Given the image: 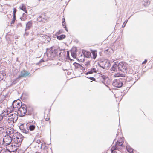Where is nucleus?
I'll return each mask as SVG.
<instances>
[{"label":"nucleus","mask_w":153,"mask_h":153,"mask_svg":"<svg viewBox=\"0 0 153 153\" xmlns=\"http://www.w3.org/2000/svg\"><path fill=\"white\" fill-rule=\"evenodd\" d=\"M13 135L15 137H19L20 138H24V137L22 135L20 134V133L17 132L13 134Z\"/></svg>","instance_id":"393cba45"},{"label":"nucleus","mask_w":153,"mask_h":153,"mask_svg":"<svg viewBox=\"0 0 153 153\" xmlns=\"http://www.w3.org/2000/svg\"><path fill=\"white\" fill-rule=\"evenodd\" d=\"M29 34V33L28 32H26V31L24 35L27 36Z\"/></svg>","instance_id":"09e8293b"},{"label":"nucleus","mask_w":153,"mask_h":153,"mask_svg":"<svg viewBox=\"0 0 153 153\" xmlns=\"http://www.w3.org/2000/svg\"><path fill=\"white\" fill-rule=\"evenodd\" d=\"M77 49L76 47L73 48L71 51V56L74 58H76V53Z\"/></svg>","instance_id":"2eb2a0df"},{"label":"nucleus","mask_w":153,"mask_h":153,"mask_svg":"<svg viewBox=\"0 0 153 153\" xmlns=\"http://www.w3.org/2000/svg\"><path fill=\"white\" fill-rule=\"evenodd\" d=\"M82 57H84V56L82 54H81L80 56L79 57V58H82Z\"/></svg>","instance_id":"4d7b16f0"},{"label":"nucleus","mask_w":153,"mask_h":153,"mask_svg":"<svg viewBox=\"0 0 153 153\" xmlns=\"http://www.w3.org/2000/svg\"><path fill=\"white\" fill-rule=\"evenodd\" d=\"M49 119H50L49 118H47L45 119V120L46 121H48L49 120Z\"/></svg>","instance_id":"e2e57ef3"},{"label":"nucleus","mask_w":153,"mask_h":153,"mask_svg":"<svg viewBox=\"0 0 153 153\" xmlns=\"http://www.w3.org/2000/svg\"><path fill=\"white\" fill-rule=\"evenodd\" d=\"M19 8L20 10L24 11L25 13H27V12L26 9V7L24 4H22L21 5H20L19 7Z\"/></svg>","instance_id":"412c9836"},{"label":"nucleus","mask_w":153,"mask_h":153,"mask_svg":"<svg viewBox=\"0 0 153 153\" xmlns=\"http://www.w3.org/2000/svg\"><path fill=\"white\" fill-rule=\"evenodd\" d=\"M17 11V9L16 8H13V16H16V13Z\"/></svg>","instance_id":"79ce46f5"},{"label":"nucleus","mask_w":153,"mask_h":153,"mask_svg":"<svg viewBox=\"0 0 153 153\" xmlns=\"http://www.w3.org/2000/svg\"><path fill=\"white\" fill-rule=\"evenodd\" d=\"M27 125L28 131L30 132L33 131L35 128V126L33 124H30L27 123Z\"/></svg>","instance_id":"dca6fc26"},{"label":"nucleus","mask_w":153,"mask_h":153,"mask_svg":"<svg viewBox=\"0 0 153 153\" xmlns=\"http://www.w3.org/2000/svg\"><path fill=\"white\" fill-rule=\"evenodd\" d=\"M114 148L113 146L111 149V153H117L115 151H114V150H113Z\"/></svg>","instance_id":"37998d69"},{"label":"nucleus","mask_w":153,"mask_h":153,"mask_svg":"<svg viewBox=\"0 0 153 153\" xmlns=\"http://www.w3.org/2000/svg\"><path fill=\"white\" fill-rule=\"evenodd\" d=\"M20 78H18V76L17 77L16 79H14L13 80V82H12V84L13 85H14L16 83L18 82L19 81V79H20Z\"/></svg>","instance_id":"cd10ccee"},{"label":"nucleus","mask_w":153,"mask_h":153,"mask_svg":"<svg viewBox=\"0 0 153 153\" xmlns=\"http://www.w3.org/2000/svg\"><path fill=\"white\" fill-rule=\"evenodd\" d=\"M109 49H108L106 50V51H108L109 53H112L113 52V50H111V51H109Z\"/></svg>","instance_id":"de8ad7c7"},{"label":"nucleus","mask_w":153,"mask_h":153,"mask_svg":"<svg viewBox=\"0 0 153 153\" xmlns=\"http://www.w3.org/2000/svg\"><path fill=\"white\" fill-rule=\"evenodd\" d=\"M64 29H65V30L67 32H68V30L66 27V26H65V27H63Z\"/></svg>","instance_id":"6e6d98bb"},{"label":"nucleus","mask_w":153,"mask_h":153,"mask_svg":"<svg viewBox=\"0 0 153 153\" xmlns=\"http://www.w3.org/2000/svg\"><path fill=\"white\" fill-rule=\"evenodd\" d=\"M68 59L70 60L71 63H72V62L74 61V60L73 59H71V58L70 59Z\"/></svg>","instance_id":"680f3d73"},{"label":"nucleus","mask_w":153,"mask_h":153,"mask_svg":"<svg viewBox=\"0 0 153 153\" xmlns=\"http://www.w3.org/2000/svg\"><path fill=\"white\" fill-rule=\"evenodd\" d=\"M2 75L3 76V77H4L6 76V74L4 71H3L1 72Z\"/></svg>","instance_id":"ea45409f"},{"label":"nucleus","mask_w":153,"mask_h":153,"mask_svg":"<svg viewBox=\"0 0 153 153\" xmlns=\"http://www.w3.org/2000/svg\"><path fill=\"white\" fill-rule=\"evenodd\" d=\"M25 151L22 149H19L18 150L17 152H16V153H24Z\"/></svg>","instance_id":"e433bc0d"},{"label":"nucleus","mask_w":153,"mask_h":153,"mask_svg":"<svg viewBox=\"0 0 153 153\" xmlns=\"http://www.w3.org/2000/svg\"><path fill=\"white\" fill-rule=\"evenodd\" d=\"M14 132H13L12 131H6V133H7L8 134H9L10 135L12 134Z\"/></svg>","instance_id":"a18cd8bd"},{"label":"nucleus","mask_w":153,"mask_h":153,"mask_svg":"<svg viewBox=\"0 0 153 153\" xmlns=\"http://www.w3.org/2000/svg\"><path fill=\"white\" fill-rule=\"evenodd\" d=\"M82 52L84 58L85 57L87 58H90L91 54L90 52L83 49L82 50Z\"/></svg>","instance_id":"ddd939ff"},{"label":"nucleus","mask_w":153,"mask_h":153,"mask_svg":"<svg viewBox=\"0 0 153 153\" xmlns=\"http://www.w3.org/2000/svg\"><path fill=\"white\" fill-rule=\"evenodd\" d=\"M30 73L25 70L22 71L21 72V74L18 76V78H21L22 77H26L29 75Z\"/></svg>","instance_id":"f8f14e48"},{"label":"nucleus","mask_w":153,"mask_h":153,"mask_svg":"<svg viewBox=\"0 0 153 153\" xmlns=\"http://www.w3.org/2000/svg\"><path fill=\"white\" fill-rule=\"evenodd\" d=\"M22 16H26V14L25 13H23L22 14Z\"/></svg>","instance_id":"338daca9"},{"label":"nucleus","mask_w":153,"mask_h":153,"mask_svg":"<svg viewBox=\"0 0 153 153\" xmlns=\"http://www.w3.org/2000/svg\"><path fill=\"white\" fill-rule=\"evenodd\" d=\"M73 65L75 66V69L80 68L82 66L80 64L76 62H74L73 63Z\"/></svg>","instance_id":"5701e85b"},{"label":"nucleus","mask_w":153,"mask_h":153,"mask_svg":"<svg viewBox=\"0 0 153 153\" xmlns=\"http://www.w3.org/2000/svg\"><path fill=\"white\" fill-rule=\"evenodd\" d=\"M123 144V142L122 141H117L114 146V147L113 150H116L117 149V146H122Z\"/></svg>","instance_id":"a211bd4d"},{"label":"nucleus","mask_w":153,"mask_h":153,"mask_svg":"<svg viewBox=\"0 0 153 153\" xmlns=\"http://www.w3.org/2000/svg\"><path fill=\"white\" fill-rule=\"evenodd\" d=\"M32 25V23L31 21H28L26 24V28L25 30V31L27 30H29Z\"/></svg>","instance_id":"f3484780"},{"label":"nucleus","mask_w":153,"mask_h":153,"mask_svg":"<svg viewBox=\"0 0 153 153\" xmlns=\"http://www.w3.org/2000/svg\"><path fill=\"white\" fill-rule=\"evenodd\" d=\"M63 33V30H59L58 32L56 33L55 34L56 36H58V35L62 33Z\"/></svg>","instance_id":"2f4dec72"},{"label":"nucleus","mask_w":153,"mask_h":153,"mask_svg":"<svg viewBox=\"0 0 153 153\" xmlns=\"http://www.w3.org/2000/svg\"><path fill=\"white\" fill-rule=\"evenodd\" d=\"M80 68H81V69L82 70L83 72H84V71L85 70V68L82 66Z\"/></svg>","instance_id":"603ef678"},{"label":"nucleus","mask_w":153,"mask_h":153,"mask_svg":"<svg viewBox=\"0 0 153 153\" xmlns=\"http://www.w3.org/2000/svg\"><path fill=\"white\" fill-rule=\"evenodd\" d=\"M101 75H100L99 78L102 79V82L107 86L108 85H110L111 83L110 79L104 75L102 74H101Z\"/></svg>","instance_id":"6e6552de"},{"label":"nucleus","mask_w":153,"mask_h":153,"mask_svg":"<svg viewBox=\"0 0 153 153\" xmlns=\"http://www.w3.org/2000/svg\"><path fill=\"white\" fill-rule=\"evenodd\" d=\"M64 29H65V30L67 32H68V30L66 27V26H65V27H63Z\"/></svg>","instance_id":"5fc2aeb1"},{"label":"nucleus","mask_w":153,"mask_h":153,"mask_svg":"<svg viewBox=\"0 0 153 153\" xmlns=\"http://www.w3.org/2000/svg\"><path fill=\"white\" fill-rule=\"evenodd\" d=\"M16 19V16H13L12 21H11V24H14L15 22Z\"/></svg>","instance_id":"473e14b6"},{"label":"nucleus","mask_w":153,"mask_h":153,"mask_svg":"<svg viewBox=\"0 0 153 153\" xmlns=\"http://www.w3.org/2000/svg\"><path fill=\"white\" fill-rule=\"evenodd\" d=\"M42 19H45V17H42Z\"/></svg>","instance_id":"774afa93"},{"label":"nucleus","mask_w":153,"mask_h":153,"mask_svg":"<svg viewBox=\"0 0 153 153\" xmlns=\"http://www.w3.org/2000/svg\"><path fill=\"white\" fill-rule=\"evenodd\" d=\"M90 62L89 61H87L86 62V63L85 65V68H86L87 69L88 67L90 66Z\"/></svg>","instance_id":"c756f323"},{"label":"nucleus","mask_w":153,"mask_h":153,"mask_svg":"<svg viewBox=\"0 0 153 153\" xmlns=\"http://www.w3.org/2000/svg\"><path fill=\"white\" fill-rule=\"evenodd\" d=\"M41 37L43 41L45 43H48L51 40L50 37L46 35H43L41 36Z\"/></svg>","instance_id":"9b49d317"},{"label":"nucleus","mask_w":153,"mask_h":153,"mask_svg":"<svg viewBox=\"0 0 153 153\" xmlns=\"http://www.w3.org/2000/svg\"><path fill=\"white\" fill-rule=\"evenodd\" d=\"M40 63H41L39 62V61L36 64V65H39Z\"/></svg>","instance_id":"0e129e2a"},{"label":"nucleus","mask_w":153,"mask_h":153,"mask_svg":"<svg viewBox=\"0 0 153 153\" xmlns=\"http://www.w3.org/2000/svg\"><path fill=\"white\" fill-rule=\"evenodd\" d=\"M56 38L59 40H61L66 37V35L64 34H61L59 36H57Z\"/></svg>","instance_id":"4be33fe9"},{"label":"nucleus","mask_w":153,"mask_h":153,"mask_svg":"<svg viewBox=\"0 0 153 153\" xmlns=\"http://www.w3.org/2000/svg\"><path fill=\"white\" fill-rule=\"evenodd\" d=\"M123 79H122L121 77L119 79L114 80L113 82L112 85L116 88H120L124 84L123 82Z\"/></svg>","instance_id":"0eeeda50"},{"label":"nucleus","mask_w":153,"mask_h":153,"mask_svg":"<svg viewBox=\"0 0 153 153\" xmlns=\"http://www.w3.org/2000/svg\"><path fill=\"white\" fill-rule=\"evenodd\" d=\"M50 52V54L51 53V54H53V56H57L58 54L60 60H63L65 58L66 52L65 51V50L60 49L59 47L54 50L51 48Z\"/></svg>","instance_id":"f03ea898"},{"label":"nucleus","mask_w":153,"mask_h":153,"mask_svg":"<svg viewBox=\"0 0 153 153\" xmlns=\"http://www.w3.org/2000/svg\"><path fill=\"white\" fill-rule=\"evenodd\" d=\"M28 108L25 104H23L21 105V106L19 108L17 109L16 111L17 113L19 114L20 116H24L26 113Z\"/></svg>","instance_id":"39448f33"},{"label":"nucleus","mask_w":153,"mask_h":153,"mask_svg":"<svg viewBox=\"0 0 153 153\" xmlns=\"http://www.w3.org/2000/svg\"><path fill=\"white\" fill-rule=\"evenodd\" d=\"M3 118L2 116H0V122L3 119Z\"/></svg>","instance_id":"052dcab7"},{"label":"nucleus","mask_w":153,"mask_h":153,"mask_svg":"<svg viewBox=\"0 0 153 153\" xmlns=\"http://www.w3.org/2000/svg\"><path fill=\"white\" fill-rule=\"evenodd\" d=\"M125 75L122 74H118L117 73L116 74V76L117 77H121L122 78V79H123L124 80H123L124 84H128V82H130L131 85V86L133 85L135 82V81L133 82V79L131 77L125 76Z\"/></svg>","instance_id":"7ed1b4c3"},{"label":"nucleus","mask_w":153,"mask_h":153,"mask_svg":"<svg viewBox=\"0 0 153 153\" xmlns=\"http://www.w3.org/2000/svg\"><path fill=\"white\" fill-rule=\"evenodd\" d=\"M22 27V25L21 23H19L17 24V27Z\"/></svg>","instance_id":"c03bdc74"},{"label":"nucleus","mask_w":153,"mask_h":153,"mask_svg":"<svg viewBox=\"0 0 153 153\" xmlns=\"http://www.w3.org/2000/svg\"><path fill=\"white\" fill-rule=\"evenodd\" d=\"M65 24H66L65 22H62V25L63 26V27L66 26Z\"/></svg>","instance_id":"8fccbe9b"},{"label":"nucleus","mask_w":153,"mask_h":153,"mask_svg":"<svg viewBox=\"0 0 153 153\" xmlns=\"http://www.w3.org/2000/svg\"><path fill=\"white\" fill-rule=\"evenodd\" d=\"M134 76L135 78V79L136 81L138 80V79L140 78V75H138V74L137 73H135L134 74Z\"/></svg>","instance_id":"c85d7f7f"},{"label":"nucleus","mask_w":153,"mask_h":153,"mask_svg":"<svg viewBox=\"0 0 153 153\" xmlns=\"http://www.w3.org/2000/svg\"><path fill=\"white\" fill-rule=\"evenodd\" d=\"M67 53L66 54V56L65 57L66 58V59H70V54H69V52L68 51H67Z\"/></svg>","instance_id":"72a5a7b5"},{"label":"nucleus","mask_w":153,"mask_h":153,"mask_svg":"<svg viewBox=\"0 0 153 153\" xmlns=\"http://www.w3.org/2000/svg\"><path fill=\"white\" fill-rule=\"evenodd\" d=\"M77 60L79 61V62H83L85 61L84 59H82V58H76Z\"/></svg>","instance_id":"4c0bfd02"},{"label":"nucleus","mask_w":153,"mask_h":153,"mask_svg":"<svg viewBox=\"0 0 153 153\" xmlns=\"http://www.w3.org/2000/svg\"><path fill=\"white\" fill-rule=\"evenodd\" d=\"M98 65L102 69H104V66L105 64L104 63V60L103 61H101L99 63H98Z\"/></svg>","instance_id":"a878e982"},{"label":"nucleus","mask_w":153,"mask_h":153,"mask_svg":"<svg viewBox=\"0 0 153 153\" xmlns=\"http://www.w3.org/2000/svg\"><path fill=\"white\" fill-rule=\"evenodd\" d=\"M129 18H130V17H129V18H128V19H127L126 20V21H125L124 22V23H123V26H122V27H125V25H126V24L127 22V21H128V19H129Z\"/></svg>","instance_id":"a19ab883"},{"label":"nucleus","mask_w":153,"mask_h":153,"mask_svg":"<svg viewBox=\"0 0 153 153\" xmlns=\"http://www.w3.org/2000/svg\"><path fill=\"white\" fill-rule=\"evenodd\" d=\"M42 16H40L37 18V21H38V22H42L43 21L42 19Z\"/></svg>","instance_id":"c9c22d12"},{"label":"nucleus","mask_w":153,"mask_h":153,"mask_svg":"<svg viewBox=\"0 0 153 153\" xmlns=\"http://www.w3.org/2000/svg\"><path fill=\"white\" fill-rule=\"evenodd\" d=\"M91 53L93 55V57L91 58L93 59H95L97 56V51L96 50H91Z\"/></svg>","instance_id":"6ab92c4d"},{"label":"nucleus","mask_w":153,"mask_h":153,"mask_svg":"<svg viewBox=\"0 0 153 153\" xmlns=\"http://www.w3.org/2000/svg\"><path fill=\"white\" fill-rule=\"evenodd\" d=\"M143 4L145 7L147 6L150 4V2L149 0H143Z\"/></svg>","instance_id":"b1692460"},{"label":"nucleus","mask_w":153,"mask_h":153,"mask_svg":"<svg viewBox=\"0 0 153 153\" xmlns=\"http://www.w3.org/2000/svg\"><path fill=\"white\" fill-rule=\"evenodd\" d=\"M147 61V59H145V60L143 62H142V64H145L146 63Z\"/></svg>","instance_id":"3c124183"},{"label":"nucleus","mask_w":153,"mask_h":153,"mask_svg":"<svg viewBox=\"0 0 153 153\" xmlns=\"http://www.w3.org/2000/svg\"><path fill=\"white\" fill-rule=\"evenodd\" d=\"M119 65L118 69H119V71H121L123 73L127 72V68L126 67L125 65L123 63V62H118Z\"/></svg>","instance_id":"1a4fd4ad"},{"label":"nucleus","mask_w":153,"mask_h":153,"mask_svg":"<svg viewBox=\"0 0 153 153\" xmlns=\"http://www.w3.org/2000/svg\"><path fill=\"white\" fill-rule=\"evenodd\" d=\"M119 63L118 61H116L114 63L111 68V71H119Z\"/></svg>","instance_id":"9d476101"},{"label":"nucleus","mask_w":153,"mask_h":153,"mask_svg":"<svg viewBox=\"0 0 153 153\" xmlns=\"http://www.w3.org/2000/svg\"><path fill=\"white\" fill-rule=\"evenodd\" d=\"M22 104V102L19 100H14L11 106V108H12V107L13 108H12V109L11 110H10L9 113H11L13 110H15V112H16L17 110V109L19 108Z\"/></svg>","instance_id":"20e7f679"},{"label":"nucleus","mask_w":153,"mask_h":153,"mask_svg":"<svg viewBox=\"0 0 153 153\" xmlns=\"http://www.w3.org/2000/svg\"><path fill=\"white\" fill-rule=\"evenodd\" d=\"M7 138H9L11 140L10 142L7 143V145L10 144L11 142H13L11 145L12 149H14L13 150H16L20 146L23 139L15 137L14 135L11 137L7 134Z\"/></svg>","instance_id":"f257e3e1"},{"label":"nucleus","mask_w":153,"mask_h":153,"mask_svg":"<svg viewBox=\"0 0 153 153\" xmlns=\"http://www.w3.org/2000/svg\"><path fill=\"white\" fill-rule=\"evenodd\" d=\"M38 144H39V145L38 146L39 147H40V148H41L42 147V144H41L40 143H38Z\"/></svg>","instance_id":"13d9d810"},{"label":"nucleus","mask_w":153,"mask_h":153,"mask_svg":"<svg viewBox=\"0 0 153 153\" xmlns=\"http://www.w3.org/2000/svg\"><path fill=\"white\" fill-rule=\"evenodd\" d=\"M119 132H117V134H116L117 136H118V135L119 134Z\"/></svg>","instance_id":"69168bd1"},{"label":"nucleus","mask_w":153,"mask_h":153,"mask_svg":"<svg viewBox=\"0 0 153 153\" xmlns=\"http://www.w3.org/2000/svg\"><path fill=\"white\" fill-rule=\"evenodd\" d=\"M39 62L40 63H41L42 62H45L44 60L43 59H41L39 61Z\"/></svg>","instance_id":"864d4df0"},{"label":"nucleus","mask_w":153,"mask_h":153,"mask_svg":"<svg viewBox=\"0 0 153 153\" xmlns=\"http://www.w3.org/2000/svg\"><path fill=\"white\" fill-rule=\"evenodd\" d=\"M19 128L21 131L24 133L30 135H31L33 134L31 132L28 131L27 123L21 124L19 126Z\"/></svg>","instance_id":"423d86ee"},{"label":"nucleus","mask_w":153,"mask_h":153,"mask_svg":"<svg viewBox=\"0 0 153 153\" xmlns=\"http://www.w3.org/2000/svg\"><path fill=\"white\" fill-rule=\"evenodd\" d=\"M86 78H88L90 80H91L93 81H96V79L93 77H88L87 76H85Z\"/></svg>","instance_id":"58836bf2"},{"label":"nucleus","mask_w":153,"mask_h":153,"mask_svg":"<svg viewBox=\"0 0 153 153\" xmlns=\"http://www.w3.org/2000/svg\"><path fill=\"white\" fill-rule=\"evenodd\" d=\"M126 148L128 152L130 153H131L133 152V149L129 146H127Z\"/></svg>","instance_id":"bb28decb"},{"label":"nucleus","mask_w":153,"mask_h":153,"mask_svg":"<svg viewBox=\"0 0 153 153\" xmlns=\"http://www.w3.org/2000/svg\"><path fill=\"white\" fill-rule=\"evenodd\" d=\"M27 114L28 115H30L32 114L33 112V110L32 108L31 109L29 110L28 109V108H27Z\"/></svg>","instance_id":"7c9ffc66"},{"label":"nucleus","mask_w":153,"mask_h":153,"mask_svg":"<svg viewBox=\"0 0 153 153\" xmlns=\"http://www.w3.org/2000/svg\"><path fill=\"white\" fill-rule=\"evenodd\" d=\"M20 19H21V21H25L27 19L26 16H22V17H20Z\"/></svg>","instance_id":"f704fd0d"},{"label":"nucleus","mask_w":153,"mask_h":153,"mask_svg":"<svg viewBox=\"0 0 153 153\" xmlns=\"http://www.w3.org/2000/svg\"><path fill=\"white\" fill-rule=\"evenodd\" d=\"M98 71L96 70L95 68H91L90 70L87 72L85 74L86 75H88L89 74H91L93 73H96Z\"/></svg>","instance_id":"aec40b11"},{"label":"nucleus","mask_w":153,"mask_h":153,"mask_svg":"<svg viewBox=\"0 0 153 153\" xmlns=\"http://www.w3.org/2000/svg\"><path fill=\"white\" fill-rule=\"evenodd\" d=\"M6 152L5 149H4V150H1L0 151V153H5V152Z\"/></svg>","instance_id":"49530a36"},{"label":"nucleus","mask_w":153,"mask_h":153,"mask_svg":"<svg viewBox=\"0 0 153 153\" xmlns=\"http://www.w3.org/2000/svg\"><path fill=\"white\" fill-rule=\"evenodd\" d=\"M62 22H65V19L64 18H63L62 20Z\"/></svg>","instance_id":"bf43d9fd"},{"label":"nucleus","mask_w":153,"mask_h":153,"mask_svg":"<svg viewBox=\"0 0 153 153\" xmlns=\"http://www.w3.org/2000/svg\"><path fill=\"white\" fill-rule=\"evenodd\" d=\"M104 63L105 64L104 69H108L111 65L110 62L109 60L107 59H105L104 60Z\"/></svg>","instance_id":"4468645a"}]
</instances>
